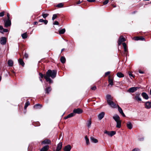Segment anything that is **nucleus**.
I'll return each mask as SVG.
<instances>
[{"label": "nucleus", "instance_id": "f257e3e1", "mask_svg": "<svg viewBox=\"0 0 151 151\" xmlns=\"http://www.w3.org/2000/svg\"><path fill=\"white\" fill-rule=\"evenodd\" d=\"M57 73V71L56 70H51L49 69L46 72L45 79L49 84L52 83L53 82L50 77H51L52 79L55 78L56 77Z\"/></svg>", "mask_w": 151, "mask_h": 151}, {"label": "nucleus", "instance_id": "f03ea898", "mask_svg": "<svg viewBox=\"0 0 151 151\" xmlns=\"http://www.w3.org/2000/svg\"><path fill=\"white\" fill-rule=\"evenodd\" d=\"M83 112V111L80 108L75 109L73 110V112L71 113L64 118V119H67L68 118L74 116L76 114H80Z\"/></svg>", "mask_w": 151, "mask_h": 151}, {"label": "nucleus", "instance_id": "7ed1b4c3", "mask_svg": "<svg viewBox=\"0 0 151 151\" xmlns=\"http://www.w3.org/2000/svg\"><path fill=\"white\" fill-rule=\"evenodd\" d=\"M122 45L124 49V52L123 53L125 56H127V54L128 53L127 46L125 42H123L122 43Z\"/></svg>", "mask_w": 151, "mask_h": 151}, {"label": "nucleus", "instance_id": "20e7f679", "mask_svg": "<svg viewBox=\"0 0 151 151\" xmlns=\"http://www.w3.org/2000/svg\"><path fill=\"white\" fill-rule=\"evenodd\" d=\"M4 27H10L11 25V20L5 19L4 20Z\"/></svg>", "mask_w": 151, "mask_h": 151}, {"label": "nucleus", "instance_id": "39448f33", "mask_svg": "<svg viewBox=\"0 0 151 151\" xmlns=\"http://www.w3.org/2000/svg\"><path fill=\"white\" fill-rule=\"evenodd\" d=\"M126 40V39L123 36L121 35L119 37L118 41V45H120L122 44V43L125 41Z\"/></svg>", "mask_w": 151, "mask_h": 151}, {"label": "nucleus", "instance_id": "423d86ee", "mask_svg": "<svg viewBox=\"0 0 151 151\" xmlns=\"http://www.w3.org/2000/svg\"><path fill=\"white\" fill-rule=\"evenodd\" d=\"M139 88L140 87H132L130 88L127 91L129 93H133Z\"/></svg>", "mask_w": 151, "mask_h": 151}, {"label": "nucleus", "instance_id": "0eeeda50", "mask_svg": "<svg viewBox=\"0 0 151 151\" xmlns=\"http://www.w3.org/2000/svg\"><path fill=\"white\" fill-rule=\"evenodd\" d=\"M113 79L114 78L113 76H109L108 80V83H109V86L110 85L112 86L114 85V83L113 82Z\"/></svg>", "mask_w": 151, "mask_h": 151}, {"label": "nucleus", "instance_id": "6e6552de", "mask_svg": "<svg viewBox=\"0 0 151 151\" xmlns=\"http://www.w3.org/2000/svg\"><path fill=\"white\" fill-rule=\"evenodd\" d=\"M133 40H134L136 41H137L139 40H140L141 41H145V39L142 36L134 37L133 38Z\"/></svg>", "mask_w": 151, "mask_h": 151}, {"label": "nucleus", "instance_id": "1a4fd4ad", "mask_svg": "<svg viewBox=\"0 0 151 151\" xmlns=\"http://www.w3.org/2000/svg\"><path fill=\"white\" fill-rule=\"evenodd\" d=\"M6 42V38L5 37H2L1 38L0 42L1 45H5Z\"/></svg>", "mask_w": 151, "mask_h": 151}, {"label": "nucleus", "instance_id": "9d476101", "mask_svg": "<svg viewBox=\"0 0 151 151\" xmlns=\"http://www.w3.org/2000/svg\"><path fill=\"white\" fill-rule=\"evenodd\" d=\"M106 99L108 104L110 103L111 101H113V99L111 95H107L106 96Z\"/></svg>", "mask_w": 151, "mask_h": 151}, {"label": "nucleus", "instance_id": "9b49d317", "mask_svg": "<svg viewBox=\"0 0 151 151\" xmlns=\"http://www.w3.org/2000/svg\"><path fill=\"white\" fill-rule=\"evenodd\" d=\"M106 99L108 104L110 103L111 101H113V99L111 95H107L106 96Z\"/></svg>", "mask_w": 151, "mask_h": 151}, {"label": "nucleus", "instance_id": "f8f14e48", "mask_svg": "<svg viewBox=\"0 0 151 151\" xmlns=\"http://www.w3.org/2000/svg\"><path fill=\"white\" fill-rule=\"evenodd\" d=\"M105 114V113L104 112H101L98 115V119L99 120H101L104 117Z\"/></svg>", "mask_w": 151, "mask_h": 151}, {"label": "nucleus", "instance_id": "ddd939ff", "mask_svg": "<svg viewBox=\"0 0 151 151\" xmlns=\"http://www.w3.org/2000/svg\"><path fill=\"white\" fill-rule=\"evenodd\" d=\"M62 147V142H60L58 145L56 151H60Z\"/></svg>", "mask_w": 151, "mask_h": 151}, {"label": "nucleus", "instance_id": "4468645a", "mask_svg": "<svg viewBox=\"0 0 151 151\" xmlns=\"http://www.w3.org/2000/svg\"><path fill=\"white\" fill-rule=\"evenodd\" d=\"M108 104L112 108H116L117 105L114 103L113 101L111 102L110 103H108Z\"/></svg>", "mask_w": 151, "mask_h": 151}, {"label": "nucleus", "instance_id": "2eb2a0df", "mask_svg": "<svg viewBox=\"0 0 151 151\" xmlns=\"http://www.w3.org/2000/svg\"><path fill=\"white\" fill-rule=\"evenodd\" d=\"M71 149V147L70 145H68L65 147L64 150V151H70Z\"/></svg>", "mask_w": 151, "mask_h": 151}, {"label": "nucleus", "instance_id": "dca6fc26", "mask_svg": "<svg viewBox=\"0 0 151 151\" xmlns=\"http://www.w3.org/2000/svg\"><path fill=\"white\" fill-rule=\"evenodd\" d=\"M117 106L118 108V110L120 113V114H121L123 116L125 117V115L123 113V111L121 108L118 105H117Z\"/></svg>", "mask_w": 151, "mask_h": 151}, {"label": "nucleus", "instance_id": "f3484780", "mask_svg": "<svg viewBox=\"0 0 151 151\" xmlns=\"http://www.w3.org/2000/svg\"><path fill=\"white\" fill-rule=\"evenodd\" d=\"M145 107L147 109H149L151 108V102H147L145 104Z\"/></svg>", "mask_w": 151, "mask_h": 151}, {"label": "nucleus", "instance_id": "a211bd4d", "mask_svg": "<svg viewBox=\"0 0 151 151\" xmlns=\"http://www.w3.org/2000/svg\"><path fill=\"white\" fill-rule=\"evenodd\" d=\"M113 118L116 122L120 120V117L117 114L113 116Z\"/></svg>", "mask_w": 151, "mask_h": 151}, {"label": "nucleus", "instance_id": "6ab92c4d", "mask_svg": "<svg viewBox=\"0 0 151 151\" xmlns=\"http://www.w3.org/2000/svg\"><path fill=\"white\" fill-rule=\"evenodd\" d=\"M18 61L20 65H21L22 67H24L25 63L22 59L21 58L19 59L18 60Z\"/></svg>", "mask_w": 151, "mask_h": 151}, {"label": "nucleus", "instance_id": "aec40b11", "mask_svg": "<svg viewBox=\"0 0 151 151\" xmlns=\"http://www.w3.org/2000/svg\"><path fill=\"white\" fill-rule=\"evenodd\" d=\"M7 63L9 66L12 67L13 65L14 62L12 60H9L8 61Z\"/></svg>", "mask_w": 151, "mask_h": 151}, {"label": "nucleus", "instance_id": "412c9836", "mask_svg": "<svg viewBox=\"0 0 151 151\" xmlns=\"http://www.w3.org/2000/svg\"><path fill=\"white\" fill-rule=\"evenodd\" d=\"M51 88L50 86L47 87L45 90L46 93L47 94L49 93L51 91Z\"/></svg>", "mask_w": 151, "mask_h": 151}, {"label": "nucleus", "instance_id": "4be33fe9", "mask_svg": "<svg viewBox=\"0 0 151 151\" xmlns=\"http://www.w3.org/2000/svg\"><path fill=\"white\" fill-rule=\"evenodd\" d=\"M49 147L48 145H46L43 147L40 150V151H47L49 148Z\"/></svg>", "mask_w": 151, "mask_h": 151}, {"label": "nucleus", "instance_id": "5701e85b", "mask_svg": "<svg viewBox=\"0 0 151 151\" xmlns=\"http://www.w3.org/2000/svg\"><path fill=\"white\" fill-rule=\"evenodd\" d=\"M127 126L129 129H131L132 128V125L131 122H127Z\"/></svg>", "mask_w": 151, "mask_h": 151}, {"label": "nucleus", "instance_id": "b1692460", "mask_svg": "<svg viewBox=\"0 0 151 151\" xmlns=\"http://www.w3.org/2000/svg\"><path fill=\"white\" fill-rule=\"evenodd\" d=\"M51 142V141L49 139H46L43 141L42 143L44 144H49Z\"/></svg>", "mask_w": 151, "mask_h": 151}, {"label": "nucleus", "instance_id": "393cba45", "mask_svg": "<svg viewBox=\"0 0 151 151\" xmlns=\"http://www.w3.org/2000/svg\"><path fill=\"white\" fill-rule=\"evenodd\" d=\"M139 95H137L134 97L133 98L134 99L138 101H141L142 100L141 98L139 96Z\"/></svg>", "mask_w": 151, "mask_h": 151}, {"label": "nucleus", "instance_id": "a878e982", "mask_svg": "<svg viewBox=\"0 0 151 151\" xmlns=\"http://www.w3.org/2000/svg\"><path fill=\"white\" fill-rule=\"evenodd\" d=\"M91 119H89L88 120L87 122L86 125L88 128L91 127Z\"/></svg>", "mask_w": 151, "mask_h": 151}, {"label": "nucleus", "instance_id": "bb28decb", "mask_svg": "<svg viewBox=\"0 0 151 151\" xmlns=\"http://www.w3.org/2000/svg\"><path fill=\"white\" fill-rule=\"evenodd\" d=\"M42 107V105L39 104H36L34 106V107L36 109L41 108Z\"/></svg>", "mask_w": 151, "mask_h": 151}, {"label": "nucleus", "instance_id": "cd10ccee", "mask_svg": "<svg viewBox=\"0 0 151 151\" xmlns=\"http://www.w3.org/2000/svg\"><path fill=\"white\" fill-rule=\"evenodd\" d=\"M117 76L119 78H122L124 77V75L121 72H119L116 74Z\"/></svg>", "mask_w": 151, "mask_h": 151}, {"label": "nucleus", "instance_id": "c85d7f7f", "mask_svg": "<svg viewBox=\"0 0 151 151\" xmlns=\"http://www.w3.org/2000/svg\"><path fill=\"white\" fill-rule=\"evenodd\" d=\"M39 22H43L45 24H47L48 23V21L47 20H44L43 19H41L39 20Z\"/></svg>", "mask_w": 151, "mask_h": 151}, {"label": "nucleus", "instance_id": "c756f323", "mask_svg": "<svg viewBox=\"0 0 151 151\" xmlns=\"http://www.w3.org/2000/svg\"><path fill=\"white\" fill-rule=\"evenodd\" d=\"M60 61L62 63H64L66 62V59L64 56H62L60 58Z\"/></svg>", "mask_w": 151, "mask_h": 151}, {"label": "nucleus", "instance_id": "7c9ffc66", "mask_svg": "<svg viewBox=\"0 0 151 151\" xmlns=\"http://www.w3.org/2000/svg\"><path fill=\"white\" fill-rule=\"evenodd\" d=\"M90 139L91 141L93 143H96L98 142L97 140L93 137H91Z\"/></svg>", "mask_w": 151, "mask_h": 151}, {"label": "nucleus", "instance_id": "2f4dec72", "mask_svg": "<svg viewBox=\"0 0 151 151\" xmlns=\"http://www.w3.org/2000/svg\"><path fill=\"white\" fill-rule=\"evenodd\" d=\"M116 127H117L120 128L121 127V121L120 120L118 122H116Z\"/></svg>", "mask_w": 151, "mask_h": 151}, {"label": "nucleus", "instance_id": "473e14b6", "mask_svg": "<svg viewBox=\"0 0 151 151\" xmlns=\"http://www.w3.org/2000/svg\"><path fill=\"white\" fill-rule=\"evenodd\" d=\"M59 15L60 14H53L52 17V20H55L57 18L58 16H59Z\"/></svg>", "mask_w": 151, "mask_h": 151}, {"label": "nucleus", "instance_id": "72a5a7b5", "mask_svg": "<svg viewBox=\"0 0 151 151\" xmlns=\"http://www.w3.org/2000/svg\"><path fill=\"white\" fill-rule=\"evenodd\" d=\"M65 29L64 28L60 30L59 32V34H63L65 33Z\"/></svg>", "mask_w": 151, "mask_h": 151}, {"label": "nucleus", "instance_id": "f704fd0d", "mask_svg": "<svg viewBox=\"0 0 151 151\" xmlns=\"http://www.w3.org/2000/svg\"><path fill=\"white\" fill-rule=\"evenodd\" d=\"M22 38L23 39H25L27 37V35L26 32L22 34Z\"/></svg>", "mask_w": 151, "mask_h": 151}, {"label": "nucleus", "instance_id": "c9c22d12", "mask_svg": "<svg viewBox=\"0 0 151 151\" xmlns=\"http://www.w3.org/2000/svg\"><path fill=\"white\" fill-rule=\"evenodd\" d=\"M116 132L114 131H112L111 132H110L109 134V136L112 137L114 135V134H116Z\"/></svg>", "mask_w": 151, "mask_h": 151}, {"label": "nucleus", "instance_id": "e433bc0d", "mask_svg": "<svg viewBox=\"0 0 151 151\" xmlns=\"http://www.w3.org/2000/svg\"><path fill=\"white\" fill-rule=\"evenodd\" d=\"M30 104V103L28 101H27L25 103V106H24V109H26L27 107V106L29 105Z\"/></svg>", "mask_w": 151, "mask_h": 151}, {"label": "nucleus", "instance_id": "4c0bfd02", "mask_svg": "<svg viewBox=\"0 0 151 151\" xmlns=\"http://www.w3.org/2000/svg\"><path fill=\"white\" fill-rule=\"evenodd\" d=\"M39 75L40 76L39 78H45V75L41 73H39Z\"/></svg>", "mask_w": 151, "mask_h": 151}, {"label": "nucleus", "instance_id": "58836bf2", "mask_svg": "<svg viewBox=\"0 0 151 151\" xmlns=\"http://www.w3.org/2000/svg\"><path fill=\"white\" fill-rule=\"evenodd\" d=\"M63 4L62 3H60L59 4H57L56 7L58 8H61L63 7Z\"/></svg>", "mask_w": 151, "mask_h": 151}, {"label": "nucleus", "instance_id": "ea45409f", "mask_svg": "<svg viewBox=\"0 0 151 151\" xmlns=\"http://www.w3.org/2000/svg\"><path fill=\"white\" fill-rule=\"evenodd\" d=\"M85 138L86 141V144L87 145H88L89 144V139L88 138L87 136H85Z\"/></svg>", "mask_w": 151, "mask_h": 151}, {"label": "nucleus", "instance_id": "a19ab883", "mask_svg": "<svg viewBox=\"0 0 151 151\" xmlns=\"http://www.w3.org/2000/svg\"><path fill=\"white\" fill-rule=\"evenodd\" d=\"M49 15V14H45L44 13H43L42 14V16L44 19H45Z\"/></svg>", "mask_w": 151, "mask_h": 151}, {"label": "nucleus", "instance_id": "79ce46f5", "mask_svg": "<svg viewBox=\"0 0 151 151\" xmlns=\"http://www.w3.org/2000/svg\"><path fill=\"white\" fill-rule=\"evenodd\" d=\"M90 89L92 90L95 91L96 89V87L95 86H91Z\"/></svg>", "mask_w": 151, "mask_h": 151}, {"label": "nucleus", "instance_id": "37998d69", "mask_svg": "<svg viewBox=\"0 0 151 151\" xmlns=\"http://www.w3.org/2000/svg\"><path fill=\"white\" fill-rule=\"evenodd\" d=\"M2 30L3 31L0 32L2 34L4 33V32H8V30L7 29L3 28Z\"/></svg>", "mask_w": 151, "mask_h": 151}, {"label": "nucleus", "instance_id": "c03bdc74", "mask_svg": "<svg viewBox=\"0 0 151 151\" xmlns=\"http://www.w3.org/2000/svg\"><path fill=\"white\" fill-rule=\"evenodd\" d=\"M142 96L143 98L146 99H147L149 98L148 95H142Z\"/></svg>", "mask_w": 151, "mask_h": 151}, {"label": "nucleus", "instance_id": "a18cd8bd", "mask_svg": "<svg viewBox=\"0 0 151 151\" xmlns=\"http://www.w3.org/2000/svg\"><path fill=\"white\" fill-rule=\"evenodd\" d=\"M128 74L129 76L130 77H132L133 78H134V76L132 74V72H128Z\"/></svg>", "mask_w": 151, "mask_h": 151}, {"label": "nucleus", "instance_id": "49530a36", "mask_svg": "<svg viewBox=\"0 0 151 151\" xmlns=\"http://www.w3.org/2000/svg\"><path fill=\"white\" fill-rule=\"evenodd\" d=\"M110 73L111 72L110 71H108V72H106L105 73V75H104L105 77H106V76H108V75H109L110 74Z\"/></svg>", "mask_w": 151, "mask_h": 151}, {"label": "nucleus", "instance_id": "de8ad7c7", "mask_svg": "<svg viewBox=\"0 0 151 151\" xmlns=\"http://www.w3.org/2000/svg\"><path fill=\"white\" fill-rule=\"evenodd\" d=\"M4 13H5V12L4 11H3V12L0 13V17H2L4 16Z\"/></svg>", "mask_w": 151, "mask_h": 151}, {"label": "nucleus", "instance_id": "09e8293b", "mask_svg": "<svg viewBox=\"0 0 151 151\" xmlns=\"http://www.w3.org/2000/svg\"><path fill=\"white\" fill-rule=\"evenodd\" d=\"M109 0H105L103 4L104 5H106L109 2Z\"/></svg>", "mask_w": 151, "mask_h": 151}, {"label": "nucleus", "instance_id": "8fccbe9b", "mask_svg": "<svg viewBox=\"0 0 151 151\" xmlns=\"http://www.w3.org/2000/svg\"><path fill=\"white\" fill-rule=\"evenodd\" d=\"M24 57L26 58H28V55L27 53H25L24 54Z\"/></svg>", "mask_w": 151, "mask_h": 151}, {"label": "nucleus", "instance_id": "3c124183", "mask_svg": "<svg viewBox=\"0 0 151 151\" xmlns=\"http://www.w3.org/2000/svg\"><path fill=\"white\" fill-rule=\"evenodd\" d=\"M7 19L10 20V14L9 13H7Z\"/></svg>", "mask_w": 151, "mask_h": 151}, {"label": "nucleus", "instance_id": "603ef678", "mask_svg": "<svg viewBox=\"0 0 151 151\" xmlns=\"http://www.w3.org/2000/svg\"><path fill=\"white\" fill-rule=\"evenodd\" d=\"M53 24L54 25H58L59 24V23L57 21H55L53 23Z\"/></svg>", "mask_w": 151, "mask_h": 151}, {"label": "nucleus", "instance_id": "864d4df0", "mask_svg": "<svg viewBox=\"0 0 151 151\" xmlns=\"http://www.w3.org/2000/svg\"><path fill=\"white\" fill-rule=\"evenodd\" d=\"M82 2V1H81L80 0H79V1L76 2V4H80Z\"/></svg>", "mask_w": 151, "mask_h": 151}, {"label": "nucleus", "instance_id": "5fc2aeb1", "mask_svg": "<svg viewBox=\"0 0 151 151\" xmlns=\"http://www.w3.org/2000/svg\"><path fill=\"white\" fill-rule=\"evenodd\" d=\"M110 132L107 131L106 130L104 132V133L107 134L108 135H109V134Z\"/></svg>", "mask_w": 151, "mask_h": 151}, {"label": "nucleus", "instance_id": "6e6d98bb", "mask_svg": "<svg viewBox=\"0 0 151 151\" xmlns=\"http://www.w3.org/2000/svg\"><path fill=\"white\" fill-rule=\"evenodd\" d=\"M88 2H95L96 1L95 0H87Z\"/></svg>", "mask_w": 151, "mask_h": 151}, {"label": "nucleus", "instance_id": "4d7b16f0", "mask_svg": "<svg viewBox=\"0 0 151 151\" xmlns=\"http://www.w3.org/2000/svg\"><path fill=\"white\" fill-rule=\"evenodd\" d=\"M139 73H140L143 74L144 73V72L142 71L141 70H139Z\"/></svg>", "mask_w": 151, "mask_h": 151}, {"label": "nucleus", "instance_id": "13d9d810", "mask_svg": "<svg viewBox=\"0 0 151 151\" xmlns=\"http://www.w3.org/2000/svg\"><path fill=\"white\" fill-rule=\"evenodd\" d=\"M3 29V27L2 26L0 25V30H2Z\"/></svg>", "mask_w": 151, "mask_h": 151}, {"label": "nucleus", "instance_id": "bf43d9fd", "mask_svg": "<svg viewBox=\"0 0 151 151\" xmlns=\"http://www.w3.org/2000/svg\"><path fill=\"white\" fill-rule=\"evenodd\" d=\"M38 24V22H34V25L37 24Z\"/></svg>", "mask_w": 151, "mask_h": 151}, {"label": "nucleus", "instance_id": "052dcab7", "mask_svg": "<svg viewBox=\"0 0 151 151\" xmlns=\"http://www.w3.org/2000/svg\"><path fill=\"white\" fill-rule=\"evenodd\" d=\"M138 150L137 149H134L132 151H138Z\"/></svg>", "mask_w": 151, "mask_h": 151}, {"label": "nucleus", "instance_id": "680f3d73", "mask_svg": "<svg viewBox=\"0 0 151 151\" xmlns=\"http://www.w3.org/2000/svg\"><path fill=\"white\" fill-rule=\"evenodd\" d=\"M112 5V6L113 7H116V6L115 5H114V4H111Z\"/></svg>", "mask_w": 151, "mask_h": 151}, {"label": "nucleus", "instance_id": "e2e57ef3", "mask_svg": "<svg viewBox=\"0 0 151 151\" xmlns=\"http://www.w3.org/2000/svg\"><path fill=\"white\" fill-rule=\"evenodd\" d=\"M42 78H39V79H40V81L41 82H42Z\"/></svg>", "mask_w": 151, "mask_h": 151}, {"label": "nucleus", "instance_id": "0e129e2a", "mask_svg": "<svg viewBox=\"0 0 151 151\" xmlns=\"http://www.w3.org/2000/svg\"><path fill=\"white\" fill-rule=\"evenodd\" d=\"M141 94H147L145 92H143Z\"/></svg>", "mask_w": 151, "mask_h": 151}, {"label": "nucleus", "instance_id": "69168bd1", "mask_svg": "<svg viewBox=\"0 0 151 151\" xmlns=\"http://www.w3.org/2000/svg\"><path fill=\"white\" fill-rule=\"evenodd\" d=\"M2 77L1 76H0V82L1 81Z\"/></svg>", "mask_w": 151, "mask_h": 151}, {"label": "nucleus", "instance_id": "338daca9", "mask_svg": "<svg viewBox=\"0 0 151 151\" xmlns=\"http://www.w3.org/2000/svg\"><path fill=\"white\" fill-rule=\"evenodd\" d=\"M64 50V48L62 49L61 50V52H62L63 50Z\"/></svg>", "mask_w": 151, "mask_h": 151}, {"label": "nucleus", "instance_id": "774afa93", "mask_svg": "<svg viewBox=\"0 0 151 151\" xmlns=\"http://www.w3.org/2000/svg\"><path fill=\"white\" fill-rule=\"evenodd\" d=\"M150 94H151V89H150Z\"/></svg>", "mask_w": 151, "mask_h": 151}]
</instances>
